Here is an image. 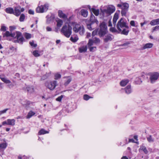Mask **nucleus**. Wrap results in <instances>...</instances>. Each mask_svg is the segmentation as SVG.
<instances>
[{
	"mask_svg": "<svg viewBox=\"0 0 159 159\" xmlns=\"http://www.w3.org/2000/svg\"><path fill=\"white\" fill-rule=\"evenodd\" d=\"M9 28L10 31H6L5 33H3V37H11L12 38L7 39L9 41H12L14 43H18L20 44H23L24 42L25 41V39L22 33L19 31L12 32L13 31L16 29V27L15 25L10 26Z\"/></svg>",
	"mask_w": 159,
	"mask_h": 159,
	"instance_id": "nucleus-1",
	"label": "nucleus"
},
{
	"mask_svg": "<svg viewBox=\"0 0 159 159\" xmlns=\"http://www.w3.org/2000/svg\"><path fill=\"white\" fill-rule=\"evenodd\" d=\"M100 29L98 32V34L100 37H103L105 36L103 38V42L107 43L109 41H111L113 39L112 37L113 35L109 34L105 35L108 33L107 27L105 22L103 21L100 23L99 25Z\"/></svg>",
	"mask_w": 159,
	"mask_h": 159,
	"instance_id": "nucleus-2",
	"label": "nucleus"
},
{
	"mask_svg": "<svg viewBox=\"0 0 159 159\" xmlns=\"http://www.w3.org/2000/svg\"><path fill=\"white\" fill-rule=\"evenodd\" d=\"M69 24L72 25H75L73 27V30L75 33H78L79 32V34L81 35L84 34L85 30L83 25L80 26L79 24H76L75 22H70Z\"/></svg>",
	"mask_w": 159,
	"mask_h": 159,
	"instance_id": "nucleus-3",
	"label": "nucleus"
},
{
	"mask_svg": "<svg viewBox=\"0 0 159 159\" xmlns=\"http://www.w3.org/2000/svg\"><path fill=\"white\" fill-rule=\"evenodd\" d=\"M72 28L70 24H68V26L65 25L63 26L61 32L66 37L69 38L72 34Z\"/></svg>",
	"mask_w": 159,
	"mask_h": 159,
	"instance_id": "nucleus-4",
	"label": "nucleus"
},
{
	"mask_svg": "<svg viewBox=\"0 0 159 159\" xmlns=\"http://www.w3.org/2000/svg\"><path fill=\"white\" fill-rule=\"evenodd\" d=\"M96 19H97L95 18V16L91 12L89 20L86 23L87 28L89 30L91 31L94 29L92 28V25L94 23L95 20Z\"/></svg>",
	"mask_w": 159,
	"mask_h": 159,
	"instance_id": "nucleus-5",
	"label": "nucleus"
},
{
	"mask_svg": "<svg viewBox=\"0 0 159 159\" xmlns=\"http://www.w3.org/2000/svg\"><path fill=\"white\" fill-rule=\"evenodd\" d=\"M149 79L151 83H154L158 79H159V73L155 72L150 73Z\"/></svg>",
	"mask_w": 159,
	"mask_h": 159,
	"instance_id": "nucleus-6",
	"label": "nucleus"
},
{
	"mask_svg": "<svg viewBox=\"0 0 159 159\" xmlns=\"http://www.w3.org/2000/svg\"><path fill=\"white\" fill-rule=\"evenodd\" d=\"M49 6L47 3L44 4L43 5L38 6L36 9V11L37 13H42L46 12L48 9Z\"/></svg>",
	"mask_w": 159,
	"mask_h": 159,
	"instance_id": "nucleus-7",
	"label": "nucleus"
},
{
	"mask_svg": "<svg viewBox=\"0 0 159 159\" xmlns=\"http://www.w3.org/2000/svg\"><path fill=\"white\" fill-rule=\"evenodd\" d=\"M45 85L50 90H54L57 85V81L54 80L50 82H47L45 83Z\"/></svg>",
	"mask_w": 159,
	"mask_h": 159,
	"instance_id": "nucleus-8",
	"label": "nucleus"
},
{
	"mask_svg": "<svg viewBox=\"0 0 159 159\" xmlns=\"http://www.w3.org/2000/svg\"><path fill=\"white\" fill-rule=\"evenodd\" d=\"M115 11V8L114 6H112V7H108L107 9H103L104 12L107 14V16L110 15Z\"/></svg>",
	"mask_w": 159,
	"mask_h": 159,
	"instance_id": "nucleus-9",
	"label": "nucleus"
},
{
	"mask_svg": "<svg viewBox=\"0 0 159 159\" xmlns=\"http://www.w3.org/2000/svg\"><path fill=\"white\" fill-rule=\"evenodd\" d=\"M22 89L30 94L33 93L34 91V89L33 86H28L26 88H23Z\"/></svg>",
	"mask_w": 159,
	"mask_h": 159,
	"instance_id": "nucleus-10",
	"label": "nucleus"
},
{
	"mask_svg": "<svg viewBox=\"0 0 159 159\" xmlns=\"http://www.w3.org/2000/svg\"><path fill=\"white\" fill-rule=\"evenodd\" d=\"M58 16L60 18L63 19L64 21L65 19H67V15L63 13L61 10H59L57 12Z\"/></svg>",
	"mask_w": 159,
	"mask_h": 159,
	"instance_id": "nucleus-11",
	"label": "nucleus"
},
{
	"mask_svg": "<svg viewBox=\"0 0 159 159\" xmlns=\"http://www.w3.org/2000/svg\"><path fill=\"white\" fill-rule=\"evenodd\" d=\"M21 7L20 6H18L14 8V13L13 14L16 16H19L21 14V11L20 10Z\"/></svg>",
	"mask_w": 159,
	"mask_h": 159,
	"instance_id": "nucleus-12",
	"label": "nucleus"
},
{
	"mask_svg": "<svg viewBox=\"0 0 159 159\" xmlns=\"http://www.w3.org/2000/svg\"><path fill=\"white\" fill-rule=\"evenodd\" d=\"M125 24H127L126 22L123 21L119 24H118V23H117L116 27L119 32H121L122 31V30L120 28V27L121 28L124 27Z\"/></svg>",
	"mask_w": 159,
	"mask_h": 159,
	"instance_id": "nucleus-13",
	"label": "nucleus"
},
{
	"mask_svg": "<svg viewBox=\"0 0 159 159\" xmlns=\"http://www.w3.org/2000/svg\"><path fill=\"white\" fill-rule=\"evenodd\" d=\"M46 18H47V22L50 23L51 22H53L55 19V15L53 14H52L51 15L49 16L48 15L46 16Z\"/></svg>",
	"mask_w": 159,
	"mask_h": 159,
	"instance_id": "nucleus-14",
	"label": "nucleus"
},
{
	"mask_svg": "<svg viewBox=\"0 0 159 159\" xmlns=\"http://www.w3.org/2000/svg\"><path fill=\"white\" fill-rule=\"evenodd\" d=\"M55 20L56 22H57V26L58 28L61 27L63 24L64 20L58 17H57Z\"/></svg>",
	"mask_w": 159,
	"mask_h": 159,
	"instance_id": "nucleus-15",
	"label": "nucleus"
},
{
	"mask_svg": "<svg viewBox=\"0 0 159 159\" xmlns=\"http://www.w3.org/2000/svg\"><path fill=\"white\" fill-rule=\"evenodd\" d=\"M7 143L6 142H3L0 144V152L5 150L7 146Z\"/></svg>",
	"mask_w": 159,
	"mask_h": 159,
	"instance_id": "nucleus-16",
	"label": "nucleus"
},
{
	"mask_svg": "<svg viewBox=\"0 0 159 159\" xmlns=\"http://www.w3.org/2000/svg\"><path fill=\"white\" fill-rule=\"evenodd\" d=\"M80 14L84 17H87L88 15V11L86 10L82 9L80 12Z\"/></svg>",
	"mask_w": 159,
	"mask_h": 159,
	"instance_id": "nucleus-17",
	"label": "nucleus"
},
{
	"mask_svg": "<svg viewBox=\"0 0 159 159\" xmlns=\"http://www.w3.org/2000/svg\"><path fill=\"white\" fill-rule=\"evenodd\" d=\"M125 92L127 94H130L132 92L131 86L130 85H128L125 88Z\"/></svg>",
	"mask_w": 159,
	"mask_h": 159,
	"instance_id": "nucleus-18",
	"label": "nucleus"
},
{
	"mask_svg": "<svg viewBox=\"0 0 159 159\" xmlns=\"http://www.w3.org/2000/svg\"><path fill=\"white\" fill-rule=\"evenodd\" d=\"M14 9L11 7H8L5 9V12L8 14H13L14 13Z\"/></svg>",
	"mask_w": 159,
	"mask_h": 159,
	"instance_id": "nucleus-19",
	"label": "nucleus"
},
{
	"mask_svg": "<svg viewBox=\"0 0 159 159\" xmlns=\"http://www.w3.org/2000/svg\"><path fill=\"white\" fill-rule=\"evenodd\" d=\"M153 46V44L151 43H146L143 47L142 49L143 50L146 48H152Z\"/></svg>",
	"mask_w": 159,
	"mask_h": 159,
	"instance_id": "nucleus-20",
	"label": "nucleus"
},
{
	"mask_svg": "<svg viewBox=\"0 0 159 159\" xmlns=\"http://www.w3.org/2000/svg\"><path fill=\"white\" fill-rule=\"evenodd\" d=\"M87 46H82L79 48V52L80 53H82L83 52H85L87 50Z\"/></svg>",
	"mask_w": 159,
	"mask_h": 159,
	"instance_id": "nucleus-21",
	"label": "nucleus"
},
{
	"mask_svg": "<svg viewBox=\"0 0 159 159\" xmlns=\"http://www.w3.org/2000/svg\"><path fill=\"white\" fill-rule=\"evenodd\" d=\"M7 125L14 126L15 124V120L14 119H8L7 120Z\"/></svg>",
	"mask_w": 159,
	"mask_h": 159,
	"instance_id": "nucleus-22",
	"label": "nucleus"
},
{
	"mask_svg": "<svg viewBox=\"0 0 159 159\" xmlns=\"http://www.w3.org/2000/svg\"><path fill=\"white\" fill-rule=\"evenodd\" d=\"M150 24L152 25L159 24V18L152 20L150 22Z\"/></svg>",
	"mask_w": 159,
	"mask_h": 159,
	"instance_id": "nucleus-23",
	"label": "nucleus"
},
{
	"mask_svg": "<svg viewBox=\"0 0 159 159\" xmlns=\"http://www.w3.org/2000/svg\"><path fill=\"white\" fill-rule=\"evenodd\" d=\"M72 80V78L70 77H67V79L65 81V82L64 84V85L65 86H67L70 82Z\"/></svg>",
	"mask_w": 159,
	"mask_h": 159,
	"instance_id": "nucleus-24",
	"label": "nucleus"
},
{
	"mask_svg": "<svg viewBox=\"0 0 159 159\" xmlns=\"http://www.w3.org/2000/svg\"><path fill=\"white\" fill-rule=\"evenodd\" d=\"M129 82L128 79L124 80H121L120 82V84L121 86H125Z\"/></svg>",
	"mask_w": 159,
	"mask_h": 159,
	"instance_id": "nucleus-25",
	"label": "nucleus"
},
{
	"mask_svg": "<svg viewBox=\"0 0 159 159\" xmlns=\"http://www.w3.org/2000/svg\"><path fill=\"white\" fill-rule=\"evenodd\" d=\"M73 18V16L72 15L68 18V16H67V19H66L64 20V21L66 23V24H69Z\"/></svg>",
	"mask_w": 159,
	"mask_h": 159,
	"instance_id": "nucleus-26",
	"label": "nucleus"
},
{
	"mask_svg": "<svg viewBox=\"0 0 159 159\" xmlns=\"http://www.w3.org/2000/svg\"><path fill=\"white\" fill-rule=\"evenodd\" d=\"M92 12L96 16H98L99 14V9H96L95 8H91V13Z\"/></svg>",
	"mask_w": 159,
	"mask_h": 159,
	"instance_id": "nucleus-27",
	"label": "nucleus"
},
{
	"mask_svg": "<svg viewBox=\"0 0 159 159\" xmlns=\"http://www.w3.org/2000/svg\"><path fill=\"white\" fill-rule=\"evenodd\" d=\"M48 131L45 130L43 129H42L39 131L38 134L39 135H41L48 134Z\"/></svg>",
	"mask_w": 159,
	"mask_h": 159,
	"instance_id": "nucleus-28",
	"label": "nucleus"
},
{
	"mask_svg": "<svg viewBox=\"0 0 159 159\" xmlns=\"http://www.w3.org/2000/svg\"><path fill=\"white\" fill-rule=\"evenodd\" d=\"M134 82L135 84H140L142 82V81L140 77H136Z\"/></svg>",
	"mask_w": 159,
	"mask_h": 159,
	"instance_id": "nucleus-29",
	"label": "nucleus"
},
{
	"mask_svg": "<svg viewBox=\"0 0 159 159\" xmlns=\"http://www.w3.org/2000/svg\"><path fill=\"white\" fill-rule=\"evenodd\" d=\"M51 73H46L45 74L43 75L41 77V80H44L47 78L50 75Z\"/></svg>",
	"mask_w": 159,
	"mask_h": 159,
	"instance_id": "nucleus-30",
	"label": "nucleus"
},
{
	"mask_svg": "<svg viewBox=\"0 0 159 159\" xmlns=\"http://www.w3.org/2000/svg\"><path fill=\"white\" fill-rule=\"evenodd\" d=\"M120 32L121 34L127 35L129 32V30H126L125 28Z\"/></svg>",
	"mask_w": 159,
	"mask_h": 159,
	"instance_id": "nucleus-31",
	"label": "nucleus"
},
{
	"mask_svg": "<svg viewBox=\"0 0 159 159\" xmlns=\"http://www.w3.org/2000/svg\"><path fill=\"white\" fill-rule=\"evenodd\" d=\"M1 80L2 81L6 84H10L11 83V81L7 79V78L5 77L0 78Z\"/></svg>",
	"mask_w": 159,
	"mask_h": 159,
	"instance_id": "nucleus-32",
	"label": "nucleus"
},
{
	"mask_svg": "<svg viewBox=\"0 0 159 159\" xmlns=\"http://www.w3.org/2000/svg\"><path fill=\"white\" fill-rule=\"evenodd\" d=\"M140 149L142 150L146 154H148V151L146 147L145 146H142L140 147V148L139 149V150Z\"/></svg>",
	"mask_w": 159,
	"mask_h": 159,
	"instance_id": "nucleus-33",
	"label": "nucleus"
},
{
	"mask_svg": "<svg viewBox=\"0 0 159 159\" xmlns=\"http://www.w3.org/2000/svg\"><path fill=\"white\" fill-rule=\"evenodd\" d=\"M122 6L124 7L123 9H125V10H128V9L129 7V4L127 2H125L122 3Z\"/></svg>",
	"mask_w": 159,
	"mask_h": 159,
	"instance_id": "nucleus-34",
	"label": "nucleus"
},
{
	"mask_svg": "<svg viewBox=\"0 0 159 159\" xmlns=\"http://www.w3.org/2000/svg\"><path fill=\"white\" fill-rule=\"evenodd\" d=\"M78 38L77 37H75L73 38L72 36H71L70 38V40L73 43H75L77 41Z\"/></svg>",
	"mask_w": 159,
	"mask_h": 159,
	"instance_id": "nucleus-35",
	"label": "nucleus"
},
{
	"mask_svg": "<svg viewBox=\"0 0 159 159\" xmlns=\"http://www.w3.org/2000/svg\"><path fill=\"white\" fill-rule=\"evenodd\" d=\"M110 31L114 33L116 32L117 33H120V32L118 30V31L115 27H111L110 29Z\"/></svg>",
	"mask_w": 159,
	"mask_h": 159,
	"instance_id": "nucleus-36",
	"label": "nucleus"
},
{
	"mask_svg": "<svg viewBox=\"0 0 159 159\" xmlns=\"http://www.w3.org/2000/svg\"><path fill=\"white\" fill-rule=\"evenodd\" d=\"M128 10H125V9H122L121 11V14L122 16H126L127 12Z\"/></svg>",
	"mask_w": 159,
	"mask_h": 159,
	"instance_id": "nucleus-37",
	"label": "nucleus"
},
{
	"mask_svg": "<svg viewBox=\"0 0 159 159\" xmlns=\"http://www.w3.org/2000/svg\"><path fill=\"white\" fill-rule=\"evenodd\" d=\"M24 37L26 39H29L31 38V35L30 34L25 33L24 34Z\"/></svg>",
	"mask_w": 159,
	"mask_h": 159,
	"instance_id": "nucleus-38",
	"label": "nucleus"
},
{
	"mask_svg": "<svg viewBox=\"0 0 159 159\" xmlns=\"http://www.w3.org/2000/svg\"><path fill=\"white\" fill-rule=\"evenodd\" d=\"M25 18V15L24 14H20L19 18V21L20 22H23L24 21Z\"/></svg>",
	"mask_w": 159,
	"mask_h": 159,
	"instance_id": "nucleus-39",
	"label": "nucleus"
},
{
	"mask_svg": "<svg viewBox=\"0 0 159 159\" xmlns=\"http://www.w3.org/2000/svg\"><path fill=\"white\" fill-rule=\"evenodd\" d=\"M33 54L34 56L35 57H38L40 56V54L39 53L38 50H36L33 51Z\"/></svg>",
	"mask_w": 159,
	"mask_h": 159,
	"instance_id": "nucleus-40",
	"label": "nucleus"
},
{
	"mask_svg": "<svg viewBox=\"0 0 159 159\" xmlns=\"http://www.w3.org/2000/svg\"><path fill=\"white\" fill-rule=\"evenodd\" d=\"M61 77V75L60 74L57 73L55 74L54 79L56 80L59 79Z\"/></svg>",
	"mask_w": 159,
	"mask_h": 159,
	"instance_id": "nucleus-41",
	"label": "nucleus"
},
{
	"mask_svg": "<svg viewBox=\"0 0 159 159\" xmlns=\"http://www.w3.org/2000/svg\"><path fill=\"white\" fill-rule=\"evenodd\" d=\"M98 30H99V28H97V29H96L95 30H93L92 32V37H93L95 35H96L98 31Z\"/></svg>",
	"mask_w": 159,
	"mask_h": 159,
	"instance_id": "nucleus-42",
	"label": "nucleus"
},
{
	"mask_svg": "<svg viewBox=\"0 0 159 159\" xmlns=\"http://www.w3.org/2000/svg\"><path fill=\"white\" fill-rule=\"evenodd\" d=\"M93 43H94L93 40L92 39H89V40L88 43L87 44L88 47L91 46L93 45Z\"/></svg>",
	"mask_w": 159,
	"mask_h": 159,
	"instance_id": "nucleus-43",
	"label": "nucleus"
},
{
	"mask_svg": "<svg viewBox=\"0 0 159 159\" xmlns=\"http://www.w3.org/2000/svg\"><path fill=\"white\" fill-rule=\"evenodd\" d=\"M131 43V42L129 41H127L125 42V43H124L120 45L121 46L127 47L129 46V45Z\"/></svg>",
	"mask_w": 159,
	"mask_h": 159,
	"instance_id": "nucleus-44",
	"label": "nucleus"
},
{
	"mask_svg": "<svg viewBox=\"0 0 159 159\" xmlns=\"http://www.w3.org/2000/svg\"><path fill=\"white\" fill-rule=\"evenodd\" d=\"M91 97H90L89 95L85 94H84L83 96L84 99L86 101L88 100L89 98H91Z\"/></svg>",
	"mask_w": 159,
	"mask_h": 159,
	"instance_id": "nucleus-45",
	"label": "nucleus"
},
{
	"mask_svg": "<svg viewBox=\"0 0 159 159\" xmlns=\"http://www.w3.org/2000/svg\"><path fill=\"white\" fill-rule=\"evenodd\" d=\"M35 114V113L34 112L32 111H30L27 115L28 117L29 118L31 117L32 116L34 115Z\"/></svg>",
	"mask_w": 159,
	"mask_h": 159,
	"instance_id": "nucleus-46",
	"label": "nucleus"
},
{
	"mask_svg": "<svg viewBox=\"0 0 159 159\" xmlns=\"http://www.w3.org/2000/svg\"><path fill=\"white\" fill-rule=\"evenodd\" d=\"M29 43L32 48H36L37 46V44L34 43V41H32V42L30 41L29 42Z\"/></svg>",
	"mask_w": 159,
	"mask_h": 159,
	"instance_id": "nucleus-47",
	"label": "nucleus"
},
{
	"mask_svg": "<svg viewBox=\"0 0 159 159\" xmlns=\"http://www.w3.org/2000/svg\"><path fill=\"white\" fill-rule=\"evenodd\" d=\"M94 40H93L94 43H100V40L99 38H97V37H95L94 38Z\"/></svg>",
	"mask_w": 159,
	"mask_h": 159,
	"instance_id": "nucleus-48",
	"label": "nucleus"
},
{
	"mask_svg": "<svg viewBox=\"0 0 159 159\" xmlns=\"http://www.w3.org/2000/svg\"><path fill=\"white\" fill-rule=\"evenodd\" d=\"M147 139L148 141L149 142H154V139L152 138V136L150 135L148 137H147Z\"/></svg>",
	"mask_w": 159,
	"mask_h": 159,
	"instance_id": "nucleus-49",
	"label": "nucleus"
},
{
	"mask_svg": "<svg viewBox=\"0 0 159 159\" xmlns=\"http://www.w3.org/2000/svg\"><path fill=\"white\" fill-rule=\"evenodd\" d=\"M6 27L4 25H1V28L0 29V30L1 31L5 32L7 31Z\"/></svg>",
	"mask_w": 159,
	"mask_h": 159,
	"instance_id": "nucleus-50",
	"label": "nucleus"
},
{
	"mask_svg": "<svg viewBox=\"0 0 159 159\" xmlns=\"http://www.w3.org/2000/svg\"><path fill=\"white\" fill-rule=\"evenodd\" d=\"M63 96L61 95V96L58 97L56 99V100L58 102H61L62 98H63Z\"/></svg>",
	"mask_w": 159,
	"mask_h": 159,
	"instance_id": "nucleus-51",
	"label": "nucleus"
},
{
	"mask_svg": "<svg viewBox=\"0 0 159 159\" xmlns=\"http://www.w3.org/2000/svg\"><path fill=\"white\" fill-rule=\"evenodd\" d=\"M88 48L89 49V51H90V52H93L95 50H93L94 49V48H95V49H96V47H91V46H90V47H88Z\"/></svg>",
	"mask_w": 159,
	"mask_h": 159,
	"instance_id": "nucleus-52",
	"label": "nucleus"
},
{
	"mask_svg": "<svg viewBox=\"0 0 159 159\" xmlns=\"http://www.w3.org/2000/svg\"><path fill=\"white\" fill-rule=\"evenodd\" d=\"M113 18L117 19H118L119 18V13L116 12L115 13Z\"/></svg>",
	"mask_w": 159,
	"mask_h": 159,
	"instance_id": "nucleus-53",
	"label": "nucleus"
},
{
	"mask_svg": "<svg viewBox=\"0 0 159 159\" xmlns=\"http://www.w3.org/2000/svg\"><path fill=\"white\" fill-rule=\"evenodd\" d=\"M101 13H100V15H102L103 17H105V12H104L103 9H100Z\"/></svg>",
	"mask_w": 159,
	"mask_h": 159,
	"instance_id": "nucleus-54",
	"label": "nucleus"
},
{
	"mask_svg": "<svg viewBox=\"0 0 159 159\" xmlns=\"http://www.w3.org/2000/svg\"><path fill=\"white\" fill-rule=\"evenodd\" d=\"M9 110V108H6L4 109L3 110H2L0 111V116L2 114L6 112V111Z\"/></svg>",
	"mask_w": 159,
	"mask_h": 159,
	"instance_id": "nucleus-55",
	"label": "nucleus"
},
{
	"mask_svg": "<svg viewBox=\"0 0 159 159\" xmlns=\"http://www.w3.org/2000/svg\"><path fill=\"white\" fill-rule=\"evenodd\" d=\"M10 84H9L7 85L8 87L10 89L12 88L14 86V84L12 83H10Z\"/></svg>",
	"mask_w": 159,
	"mask_h": 159,
	"instance_id": "nucleus-56",
	"label": "nucleus"
},
{
	"mask_svg": "<svg viewBox=\"0 0 159 159\" xmlns=\"http://www.w3.org/2000/svg\"><path fill=\"white\" fill-rule=\"evenodd\" d=\"M130 24L132 26H135V21L134 20H131L130 21ZM137 26H136L137 27Z\"/></svg>",
	"mask_w": 159,
	"mask_h": 159,
	"instance_id": "nucleus-57",
	"label": "nucleus"
},
{
	"mask_svg": "<svg viewBox=\"0 0 159 159\" xmlns=\"http://www.w3.org/2000/svg\"><path fill=\"white\" fill-rule=\"evenodd\" d=\"M28 13L30 14L34 15V11L32 10L31 9H30V10H29L28 11Z\"/></svg>",
	"mask_w": 159,
	"mask_h": 159,
	"instance_id": "nucleus-58",
	"label": "nucleus"
},
{
	"mask_svg": "<svg viewBox=\"0 0 159 159\" xmlns=\"http://www.w3.org/2000/svg\"><path fill=\"white\" fill-rule=\"evenodd\" d=\"M159 30V29L158 28V27H157V26L154 27L152 28V32H154L156 30Z\"/></svg>",
	"mask_w": 159,
	"mask_h": 159,
	"instance_id": "nucleus-59",
	"label": "nucleus"
},
{
	"mask_svg": "<svg viewBox=\"0 0 159 159\" xmlns=\"http://www.w3.org/2000/svg\"><path fill=\"white\" fill-rule=\"evenodd\" d=\"M46 30L48 31H50L52 30V29L51 27L48 26L46 27Z\"/></svg>",
	"mask_w": 159,
	"mask_h": 159,
	"instance_id": "nucleus-60",
	"label": "nucleus"
},
{
	"mask_svg": "<svg viewBox=\"0 0 159 159\" xmlns=\"http://www.w3.org/2000/svg\"><path fill=\"white\" fill-rule=\"evenodd\" d=\"M108 26L109 27H111L112 26V24L111 23V20H110L108 21Z\"/></svg>",
	"mask_w": 159,
	"mask_h": 159,
	"instance_id": "nucleus-61",
	"label": "nucleus"
},
{
	"mask_svg": "<svg viewBox=\"0 0 159 159\" xmlns=\"http://www.w3.org/2000/svg\"><path fill=\"white\" fill-rule=\"evenodd\" d=\"M5 124L7 125V120L4 121L2 122V125H5Z\"/></svg>",
	"mask_w": 159,
	"mask_h": 159,
	"instance_id": "nucleus-62",
	"label": "nucleus"
},
{
	"mask_svg": "<svg viewBox=\"0 0 159 159\" xmlns=\"http://www.w3.org/2000/svg\"><path fill=\"white\" fill-rule=\"evenodd\" d=\"M90 37H91V33H87L86 37L89 38Z\"/></svg>",
	"mask_w": 159,
	"mask_h": 159,
	"instance_id": "nucleus-63",
	"label": "nucleus"
},
{
	"mask_svg": "<svg viewBox=\"0 0 159 159\" xmlns=\"http://www.w3.org/2000/svg\"><path fill=\"white\" fill-rule=\"evenodd\" d=\"M129 142H133V143H135L134 140V139H129Z\"/></svg>",
	"mask_w": 159,
	"mask_h": 159,
	"instance_id": "nucleus-64",
	"label": "nucleus"
}]
</instances>
